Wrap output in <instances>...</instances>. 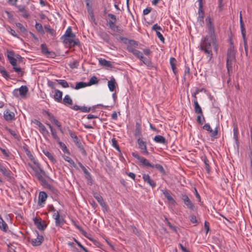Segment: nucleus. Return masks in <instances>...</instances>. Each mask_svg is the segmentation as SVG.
I'll return each mask as SVG.
<instances>
[{"label": "nucleus", "instance_id": "nucleus-1", "mask_svg": "<svg viewBox=\"0 0 252 252\" xmlns=\"http://www.w3.org/2000/svg\"><path fill=\"white\" fill-rule=\"evenodd\" d=\"M216 52H218V47L215 32H209L202 39L200 44V50L203 51L210 59L213 56L212 48Z\"/></svg>", "mask_w": 252, "mask_h": 252}, {"label": "nucleus", "instance_id": "nucleus-2", "mask_svg": "<svg viewBox=\"0 0 252 252\" xmlns=\"http://www.w3.org/2000/svg\"><path fill=\"white\" fill-rule=\"evenodd\" d=\"M61 39L63 40V44L66 47L71 48L76 46H80V42L73 32H65Z\"/></svg>", "mask_w": 252, "mask_h": 252}, {"label": "nucleus", "instance_id": "nucleus-3", "mask_svg": "<svg viewBox=\"0 0 252 252\" xmlns=\"http://www.w3.org/2000/svg\"><path fill=\"white\" fill-rule=\"evenodd\" d=\"M234 48L232 46L230 48H228L227 51V58H226V68L227 73L229 75L230 73L232 72L233 70V63L235 61V53L234 51Z\"/></svg>", "mask_w": 252, "mask_h": 252}, {"label": "nucleus", "instance_id": "nucleus-4", "mask_svg": "<svg viewBox=\"0 0 252 252\" xmlns=\"http://www.w3.org/2000/svg\"><path fill=\"white\" fill-rule=\"evenodd\" d=\"M29 166L34 172V175L38 181L42 184H46L45 178L47 177V175L45 172L40 168L39 163L37 162V163L34 164V166L29 164Z\"/></svg>", "mask_w": 252, "mask_h": 252}, {"label": "nucleus", "instance_id": "nucleus-5", "mask_svg": "<svg viewBox=\"0 0 252 252\" xmlns=\"http://www.w3.org/2000/svg\"><path fill=\"white\" fill-rule=\"evenodd\" d=\"M112 34L116 38L117 40H120L126 44H127V47L130 46L132 47H137L138 45V42L134 40L128 39V38L124 37L115 32H114Z\"/></svg>", "mask_w": 252, "mask_h": 252}, {"label": "nucleus", "instance_id": "nucleus-6", "mask_svg": "<svg viewBox=\"0 0 252 252\" xmlns=\"http://www.w3.org/2000/svg\"><path fill=\"white\" fill-rule=\"evenodd\" d=\"M108 17L110 18L108 22V25L109 28L114 32L120 31L119 27L116 25L117 20L116 16L113 14L109 13L108 14Z\"/></svg>", "mask_w": 252, "mask_h": 252}, {"label": "nucleus", "instance_id": "nucleus-7", "mask_svg": "<svg viewBox=\"0 0 252 252\" xmlns=\"http://www.w3.org/2000/svg\"><path fill=\"white\" fill-rule=\"evenodd\" d=\"M181 198L187 208L191 211H194L195 210V206L194 204L192 202L187 195L182 194L181 195Z\"/></svg>", "mask_w": 252, "mask_h": 252}, {"label": "nucleus", "instance_id": "nucleus-8", "mask_svg": "<svg viewBox=\"0 0 252 252\" xmlns=\"http://www.w3.org/2000/svg\"><path fill=\"white\" fill-rule=\"evenodd\" d=\"M131 155L134 158L138 159L143 166L150 167L151 168L152 167H153V164L150 163V162L145 158L140 156L137 153L134 152L132 153Z\"/></svg>", "mask_w": 252, "mask_h": 252}, {"label": "nucleus", "instance_id": "nucleus-9", "mask_svg": "<svg viewBox=\"0 0 252 252\" xmlns=\"http://www.w3.org/2000/svg\"><path fill=\"white\" fill-rule=\"evenodd\" d=\"M137 143L141 153L144 155H148L149 152L147 150L146 142L144 141L140 138H138Z\"/></svg>", "mask_w": 252, "mask_h": 252}, {"label": "nucleus", "instance_id": "nucleus-10", "mask_svg": "<svg viewBox=\"0 0 252 252\" xmlns=\"http://www.w3.org/2000/svg\"><path fill=\"white\" fill-rule=\"evenodd\" d=\"M41 49L42 53L48 58H54L56 57V54L53 51H49L45 44L41 45Z\"/></svg>", "mask_w": 252, "mask_h": 252}, {"label": "nucleus", "instance_id": "nucleus-11", "mask_svg": "<svg viewBox=\"0 0 252 252\" xmlns=\"http://www.w3.org/2000/svg\"><path fill=\"white\" fill-rule=\"evenodd\" d=\"M199 1V9H198V17L197 20L198 22L203 23V19L204 16V11L203 8L202 0H198Z\"/></svg>", "mask_w": 252, "mask_h": 252}, {"label": "nucleus", "instance_id": "nucleus-12", "mask_svg": "<svg viewBox=\"0 0 252 252\" xmlns=\"http://www.w3.org/2000/svg\"><path fill=\"white\" fill-rule=\"evenodd\" d=\"M4 119L7 122H11L15 119V113L9 110H6L3 113Z\"/></svg>", "mask_w": 252, "mask_h": 252}, {"label": "nucleus", "instance_id": "nucleus-13", "mask_svg": "<svg viewBox=\"0 0 252 252\" xmlns=\"http://www.w3.org/2000/svg\"><path fill=\"white\" fill-rule=\"evenodd\" d=\"M142 178L144 181L148 184L152 188L156 187L157 185L156 183L151 178L148 174H143Z\"/></svg>", "mask_w": 252, "mask_h": 252}, {"label": "nucleus", "instance_id": "nucleus-14", "mask_svg": "<svg viewBox=\"0 0 252 252\" xmlns=\"http://www.w3.org/2000/svg\"><path fill=\"white\" fill-rule=\"evenodd\" d=\"M37 235V238L32 240L31 243L33 246H39L43 241L44 238L42 235H39L37 231H36Z\"/></svg>", "mask_w": 252, "mask_h": 252}, {"label": "nucleus", "instance_id": "nucleus-15", "mask_svg": "<svg viewBox=\"0 0 252 252\" xmlns=\"http://www.w3.org/2000/svg\"><path fill=\"white\" fill-rule=\"evenodd\" d=\"M128 52L132 53L136 58L140 59L143 56V54L140 51L134 49L132 47H126Z\"/></svg>", "mask_w": 252, "mask_h": 252}, {"label": "nucleus", "instance_id": "nucleus-16", "mask_svg": "<svg viewBox=\"0 0 252 252\" xmlns=\"http://www.w3.org/2000/svg\"><path fill=\"white\" fill-rule=\"evenodd\" d=\"M93 196L102 208H106V205L101 195L97 192H94Z\"/></svg>", "mask_w": 252, "mask_h": 252}, {"label": "nucleus", "instance_id": "nucleus-17", "mask_svg": "<svg viewBox=\"0 0 252 252\" xmlns=\"http://www.w3.org/2000/svg\"><path fill=\"white\" fill-rule=\"evenodd\" d=\"M73 142H74L76 146L80 149V151L81 152L82 154L84 156H86L87 153L78 138L77 137L74 139Z\"/></svg>", "mask_w": 252, "mask_h": 252}, {"label": "nucleus", "instance_id": "nucleus-18", "mask_svg": "<svg viewBox=\"0 0 252 252\" xmlns=\"http://www.w3.org/2000/svg\"><path fill=\"white\" fill-rule=\"evenodd\" d=\"M0 172L6 177H10L11 176V171L7 169L1 163H0Z\"/></svg>", "mask_w": 252, "mask_h": 252}, {"label": "nucleus", "instance_id": "nucleus-19", "mask_svg": "<svg viewBox=\"0 0 252 252\" xmlns=\"http://www.w3.org/2000/svg\"><path fill=\"white\" fill-rule=\"evenodd\" d=\"M34 224L36 225L37 228L40 230H44L47 227V225L43 224L42 223L41 220L35 218L33 219Z\"/></svg>", "mask_w": 252, "mask_h": 252}, {"label": "nucleus", "instance_id": "nucleus-20", "mask_svg": "<svg viewBox=\"0 0 252 252\" xmlns=\"http://www.w3.org/2000/svg\"><path fill=\"white\" fill-rule=\"evenodd\" d=\"M206 24L210 32H214V26L213 20L210 16H208L206 19Z\"/></svg>", "mask_w": 252, "mask_h": 252}, {"label": "nucleus", "instance_id": "nucleus-21", "mask_svg": "<svg viewBox=\"0 0 252 252\" xmlns=\"http://www.w3.org/2000/svg\"><path fill=\"white\" fill-rule=\"evenodd\" d=\"M63 92L59 90H55L54 98L55 101L58 102H61L62 101Z\"/></svg>", "mask_w": 252, "mask_h": 252}, {"label": "nucleus", "instance_id": "nucleus-22", "mask_svg": "<svg viewBox=\"0 0 252 252\" xmlns=\"http://www.w3.org/2000/svg\"><path fill=\"white\" fill-rule=\"evenodd\" d=\"M140 60L145 65H146L149 68L151 69L154 67V65L153 63L151 62V60H150L144 56H143Z\"/></svg>", "mask_w": 252, "mask_h": 252}, {"label": "nucleus", "instance_id": "nucleus-23", "mask_svg": "<svg viewBox=\"0 0 252 252\" xmlns=\"http://www.w3.org/2000/svg\"><path fill=\"white\" fill-rule=\"evenodd\" d=\"M154 140L157 143L166 144H167V141L165 138L160 135H157L154 138Z\"/></svg>", "mask_w": 252, "mask_h": 252}, {"label": "nucleus", "instance_id": "nucleus-24", "mask_svg": "<svg viewBox=\"0 0 252 252\" xmlns=\"http://www.w3.org/2000/svg\"><path fill=\"white\" fill-rule=\"evenodd\" d=\"M117 83L114 77H112L110 81L108 82V86L111 92H113L115 89Z\"/></svg>", "mask_w": 252, "mask_h": 252}, {"label": "nucleus", "instance_id": "nucleus-25", "mask_svg": "<svg viewBox=\"0 0 252 252\" xmlns=\"http://www.w3.org/2000/svg\"><path fill=\"white\" fill-rule=\"evenodd\" d=\"M47 197V195L45 191L39 192L38 195V204L41 205L42 203L45 202Z\"/></svg>", "mask_w": 252, "mask_h": 252}, {"label": "nucleus", "instance_id": "nucleus-26", "mask_svg": "<svg viewBox=\"0 0 252 252\" xmlns=\"http://www.w3.org/2000/svg\"><path fill=\"white\" fill-rule=\"evenodd\" d=\"M34 123L39 127L40 131L41 133H46L47 134L49 133V132L47 130L45 126L40 121L37 120H35L34 121Z\"/></svg>", "mask_w": 252, "mask_h": 252}, {"label": "nucleus", "instance_id": "nucleus-27", "mask_svg": "<svg viewBox=\"0 0 252 252\" xmlns=\"http://www.w3.org/2000/svg\"><path fill=\"white\" fill-rule=\"evenodd\" d=\"M162 192L164 194V196L167 199V200L169 201H171L172 203L174 204L176 203L175 200L173 198V197L170 195L169 191L167 189H162Z\"/></svg>", "mask_w": 252, "mask_h": 252}, {"label": "nucleus", "instance_id": "nucleus-28", "mask_svg": "<svg viewBox=\"0 0 252 252\" xmlns=\"http://www.w3.org/2000/svg\"><path fill=\"white\" fill-rule=\"evenodd\" d=\"M87 84L84 82H79L76 83V85L74 87L72 85H71L70 87L75 89V90H79L82 88H84L85 87H87Z\"/></svg>", "mask_w": 252, "mask_h": 252}, {"label": "nucleus", "instance_id": "nucleus-29", "mask_svg": "<svg viewBox=\"0 0 252 252\" xmlns=\"http://www.w3.org/2000/svg\"><path fill=\"white\" fill-rule=\"evenodd\" d=\"M99 63L100 65L107 67H112V64L110 61H107L104 59L100 58Z\"/></svg>", "mask_w": 252, "mask_h": 252}, {"label": "nucleus", "instance_id": "nucleus-30", "mask_svg": "<svg viewBox=\"0 0 252 252\" xmlns=\"http://www.w3.org/2000/svg\"><path fill=\"white\" fill-rule=\"evenodd\" d=\"M18 10L20 12H22V16L25 18H28L30 15L28 12L26 10L24 6H17Z\"/></svg>", "mask_w": 252, "mask_h": 252}, {"label": "nucleus", "instance_id": "nucleus-31", "mask_svg": "<svg viewBox=\"0 0 252 252\" xmlns=\"http://www.w3.org/2000/svg\"><path fill=\"white\" fill-rule=\"evenodd\" d=\"M202 160L203 161L205 166V169L208 173H209L210 172L211 168L209 165V161L207 159V157L205 156L202 157Z\"/></svg>", "mask_w": 252, "mask_h": 252}, {"label": "nucleus", "instance_id": "nucleus-32", "mask_svg": "<svg viewBox=\"0 0 252 252\" xmlns=\"http://www.w3.org/2000/svg\"><path fill=\"white\" fill-rule=\"evenodd\" d=\"M43 185H46V188L53 193V194L55 195H57L58 194V190L53 186L48 184L47 182L46 184H43Z\"/></svg>", "mask_w": 252, "mask_h": 252}, {"label": "nucleus", "instance_id": "nucleus-33", "mask_svg": "<svg viewBox=\"0 0 252 252\" xmlns=\"http://www.w3.org/2000/svg\"><path fill=\"white\" fill-rule=\"evenodd\" d=\"M46 124L49 126V127L50 129L52 135L54 139H55L57 141H59L60 138L58 137V136L57 134L56 130L53 128V126L48 123H46Z\"/></svg>", "mask_w": 252, "mask_h": 252}, {"label": "nucleus", "instance_id": "nucleus-34", "mask_svg": "<svg viewBox=\"0 0 252 252\" xmlns=\"http://www.w3.org/2000/svg\"><path fill=\"white\" fill-rule=\"evenodd\" d=\"M28 88L26 86H22L19 89L20 95L22 97L26 96L28 92Z\"/></svg>", "mask_w": 252, "mask_h": 252}, {"label": "nucleus", "instance_id": "nucleus-35", "mask_svg": "<svg viewBox=\"0 0 252 252\" xmlns=\"http://www.w3.org/2000/svg\"><path fill=\"white\" fill-rule=\"evenodd\" d=\"M43 153L48 158L53 162H55L56 161L55 158H54L53 155L50 153L48 150L43 149L42 150Z\"/></svg>", "mask_w": 252, "mask_h": 252}, {"label": "nucleus", "instance_id": "nucleus-36", "mask_svg": "<svg viewBox=\"0 0 252 252\" xmlns=\"http://www.w3.org/2000/svg\"><path fill=\"white\" fill-rule=\"evenodd\" d=\"M141 133V125L139 123H136L135 124V129L134 130V136H139Z\"/></svg>", "mask_w": 252, "mask_h": 252}, {"label": "nucleus", "instance_id": "nucleus-37", "mask_svg": "<svg viewBox=\"0 0 252 252\" xmlns=\"http://www.w3.org/2000/svg\"><path fill=\"white\" fill-rule=\"evenodd\" d=\"M0 229L4 232H6L8 229V226L6 223L3 220L0 216Z\"/></svg>", "mask_w": 252, "mask_h": 252}, {"label": "nucleus", "instance_id": "nucleus-38", "mask_svg": "<svg viewBox=\"0 0 252 252\" xmlns=\"http://www.w3.org/2000/svg\"><path fill=\"white\" fill-rule=\"evenodd\" d=\"M25 151L26 153L27 156L29 157V159L33 162V163L34 164L37 163V162L35 160L34 157L32 156L30 151L28 148H26L25 149Z\"/></svg>", "mask_w": 252, "mask_h": 252}, {"label": "nucleus", "instance_id": "nucleus-39", "mask_svg": "<svg viewBox=\"0 0 252 252\" xmlns=\"http://www.w3.org/2000/svg\"><path fill=\"white\" fill-rule=\"evenodd\" d=\"M153 167H152V168H156L158 171H159L163 175L166 174L165 171L161 165H160L159 164H153Z\"/></svg>", "mask_w": 252, "mask_h": 252}, {"label": "nucleus", "instance_id": "nucleus-40", "mask_svg": "<svg viewBox=\"0 0 252 252\" xmlns=\"http://www.w3.org/2000/svg\"><path fill=\"white\" fill-rule=\"evenodd\" d=\"M197 114L198 115L196 118V121L200 125H202L205 122V119L203 116V113H201V114Z\"/></svg>", "mask_w": 252, "mask_h": 252}, {"label": "nucleus", "instance_id": "nucleus-41", "mask_svg": "<svg viewBox=\"0 0 252 252\" xmlns=\"http://www.w3.org/2000/svg\"><path fill=\"white\" fill-rule=\"evenodd\" d=\"M42 113L44 115H46L48 117V119L51 122H52L53 121H54V120L56 119L55 117H54V116L50 112H49V111H46V110H43L42 111Z\"/></svg>", "mask_w": 252, "mask_h": 252}, {"label": "nucleus", "instance_id": "nucleus-42", "mask_svg": "<svg viewBox=\"0 0 252 252\" xmlns=\"http://www.w3.org/2000/svg\"><path fill=\"white\" fill-rule=\"evenodd\" d=\"M98 35L105 41L107 42H109V36L107 32H98Z\"/></svg>", "mask_w": 252, "mask_h": 252}, {"label": "nucleus", "instance_id": "nucleus-43", "mask_svg": "<svg viewBox=\"0 0 252 252\" xmlns=\"http://www.w3.org/2000/svg\"><path fill=\"white\" fill-rule=\"evenodd\" d=\"M233 137L235 139L236 142L238 141V129L237 127V125L236 124H234L233 125Z\"/></svg>", "mask_w": 252, "mask_h": 252}, {"label": "nucleus", "instance_id": "nucleus-44", "mask_svg": "<svg viewBox=\"0 0 252 252\" xmlns=\"http://www.w3.org/2000/svg\"><path fill=\"white\" fill-rule=\"evenodd\" d=\"M0 72L2 76L6 79H8L9 78V75L8 73L6 71L4 67H0Z\"/></svg>", "mask_w": 252, "mask_h": 252}, {"label": "nucleus", "instance_id": "nucleus-45", "mask_svg": "<svg viewBox=\"0 0 252 252\" xmlns=\"http://www.w3.org/2000/svg\"><path fill=\"white\" fill-rule=\"evenodd\" d=\"M5 129L8 132H9L14 137L15 139H17L18 140H20L19 136L14 130H12L11 129L8 128L7 126H6Z\"/></svg>", "mask_w": 252, "mask_h": 252}, {"label": "nucleus", "instance_id": "nucleus-46", "mask_svg": "<svg viewBox=\"0 0 252 252\" xmlns=\"http://www.w3.org/2000/svg\"><path fill=\"white\" fill-rule=\"evenodd\" d=\"M63 103L64 104H69L71 105L72 104V100L69 95L66 94L65 95L63 99Z\"/></svg>", "mask_w": 252, "mask_h": 252}, {"label": "nucleus", "instance_id": "nucleus-47", "mask_svg": "<svg viewBox=\"0 0 252 252\" xmlns=\"http://www.w3.org/2000/svg\"><path fill=\"white\" fill-rule=\"evenodd\" d=\"M97 82H98L97 78L96 76H94L91 78L89 82L87 84L88 86H90L92 85L96 84Z\"/></svg>", "mask_w": 252, "mask_h": 252}, {"label": "nucleus", "instance_id": "nucleus-48", "mask_svg": "<svg viewBox=\"0 0 252 252\" xmlns=\"http://www.w3.org/2000/svg\"><path fill=\"white\" fill-rule=\"evenodd\" d=\"M56 81L57 82H58L59 84L62 85V86L63 88H68L69 87L68 83L65 80H61V79L58 80V79H57V80H56Z\"/></svg>", "mask_w": 252, "mask_h": 252}, {"label": "nucleus", "instance_id": "nucleus-49", "mask_svg": "<svg viewBox=\"0 0 252 252\" xmlns=\"http://www.w3.org/2000/svg\"><path fill=\"white\" fill-rule=\"evenodd\" d=\"M209 132L210 133V136L212 138H213L214 139L217 138V135L218 133V127H216L214 130L212 129V131Z\"/></svg>", "mask_w": 252, "mask_h": 252}, {"label": "nucleus", "instance_id": "nucleus-50", "mask_svg": "<svg viewBox=\"0 0 252 252\" xmlns=\"http://www.w3.org/2000/svg\"><path fill=\"white\" fill-rule=\"evenodd\" d=\"M112 146L115 148L118 151L121 153V150L119 145L118 144L117 141L115 138L112 139Z\"/></svg>", "mask_w": 252, "mask_h": 252}, {"label": "nucleus", "instance_id": "nucleus-51", "mask_svg": "<svg viewBox=\"0 0 252 252\" xmlns=\"http://www.w3.org/2000/svg\"><path fill=\"white\" fill-rule=\"evenodd\" d=\"M55 220V225L56 226L62 227L64 223L63 219H61L60 218Z\"/></svg>", "mask_w": 252, "mask_h": 252}, {"label": "nucleus", "instance_id": "nucleus-52", "mask_svg": "<svg viewBox=\"0 0 252 252\" xmlns=\"http://www.w3.org/2000/svg\"><path fill=\"white\" fill-rule=\"evenodd\" d=\"M64 159L65 161H67L73 167L76 168V165L74 161L69 157H65L64 158Z\"/></svg>", "mask_w": 252, "mask_h": 252}, {"label": "nucleus", "instance_id": "nucleus-53", "mask_svg": "<svg viewBox=\"0 0 252 252\" xmlns=\"http://www.w3.org/2000/svg\"><path fill=\"white\" fill-rule=\"evenodd\" d=\"M85 178L87 180V184L88 185L92 186L93 184V180L91 173L87 176H85Z\"/></svg>", "mask_w": 252, "mask_h": 252}, {"label": "nucleus", "instance_id": "nucleus-54", "mask_svg": "<svg viewBox=\"0 0 252 252\" xmlns=\"http://www.w3.org/2000/svg\"><path fill=\"white\" fill-rule=\"evenodd\" d=\"M199 93V90H196L195 93H194L193 94H192V96L194 97V99L193 100V102L194 103V107H197L199 106V104L198 103V101L197 100V97H196V94Z\"/></svg>", "mask_w": 252, "mask_h": 252}, {"label": "nucleus", "instance_id": "nucleus-55", "mask_svg": "<svg viewBox=\"0 0 252 252\" xmlns=\"http://www.w3.org/2000/svg\"><path fill=\"white\" fill-rule=\"evenodd\" d=\"M59 144H60L61 147L62 148V151L64 152V153H67L68 154H69V151L67 149L66 145L63 143H62V142H59Z\"/></svg>", "mask_w": 252, "mask_h": 252}, {"label": "nucleus", "instance_id": "nucleus-56", "mask_svg": "<svg viewBox=\"0 0 252 252\" xmlns=\"http://www.w3.org/2000/svg\"><path fill=\"white\" fill-rule=\"evenodd\" d=\"M69 65L72 69L77 68L79 66V62L76 60L74 61L73 62L70 63Z\"/></svg>", "mask_w": 252, "mask_h": 252}, {"label": "nucleus", "instance_id": "nucleus-57", "mask_svg": "<svg viewBox=\"0 0 252 252\" xmlns=\"http://www.w3.org/2000/svg\"><path fill=\"white\" fill-rule=\"evenodd\" d=\"M78 164L80 168H81V169L82 170V171H83L85 174V176L86 175L87 176L88 175L90 174V173L88 171L87 168L80 162H78Z\"/></svg>", "mask_w": 252, "mask_h": 252}, {"label": "nucleus", "instance_id": "nucleus-58", "mask_svg": "<svg viewBox=\"0 0 252 252\" xmlns=\"http://www.w3.org/2000/svg\"><path fill=\"white\" fill-rule=\"evenodd\" d=\"M73 224L74 225V226H75V227L78 229L80 232H81V233L84 235L85 236V237H86V235H87V232L84 231L81 226H80L79 225H77L76 222L75 221L73 222Z\"/></svg>", "mask_w": 252, "mask_h": 252}, {"label": "nucleus", "instance_id": "nucleus-59", "mask_svg": "<svg viewBox=\"0 0 252 252\" xmlns=\"http://www.w3.org/2000/svg\"><path fill=\"white\" fill-rule=\"evenodd\" d=\"M177 63V61L176 59L174 58H171L170 59V64L171 65L172 69H174V68L176 67V63Z\"/></svg>", "mask_w": 252, "mask_h": 252}, {"label": "nucleus", "instance_id": "nucleus-60", "mask_svg": "<svg viewBox=\"0 0 252 252\" xmlns=\"http://www.w3.org/2000/svg\"><path fill=\"white\" fill-rule=\"evenodd\" d=\"M165 221L168 224V226L170 227L171 229H172L173 231H174L175 232H177V230L176 229V227L174 226H173L167 220V218H165Z\"/></svg>", "mask_w": 252, "mask_h": 252}, {"label": "nucleus", "instance_id": "nucleus-61", "mask_svg": "<svg viewBox=\"0 0 252 252\" xmlns=\"http://www.w3.org/2000/svg\"><path fill=\"white\" fill-rule=\"evenodd\" d=\"M13 68L15 72H17L19 74H20L21 76L23 75V72L22 71V69L20 67H18L16 65L13 66Z\"/></svg>", "mask_w": 252, "mask_h": 252}, {"label": "nucleus", "instance_id": "nucleus-62", "mask_svg": "<svg viewBox=\"0 0 252 252\" xmlns=\"http://www.w3.org/2000/svg\"><path fill=\"white\" fill-rule=\"evenodd\" d=\"M35 27L38 32H43V27L41 24L36 22Z\"/></svg>", "mask_w": 252, "mask_h": 252}, {"label": "nucleus", "instance_id": "nucleus-63", "mask_svg": "<svg viewBox=\"0 0 252 252\" xmlns=\"http://www.w3.org/2000/svg\"><path fill=\"white\" fill-rule=\"evenodd\" d=\"M80 110L83 112H89L91 110V107L85 106H80Z\"/></svg>", "mask_w": 252, "mask_h": 252}, {"label": "nucleus", "instance_id": "nucleus-64", "mask_svg": "<svg viewBox=\"0 0 252 252\" xmlns=\"http://www.w3.org/2000/svg\"><path fill=\"white\" fill-rule=\"evenodd\" d=\"M11 64L14 66L17 65V60L14 58L10 57V59L8 60Z\"/></svg>", "mask_w": 252, "mask_h": 252}]
</instances>
